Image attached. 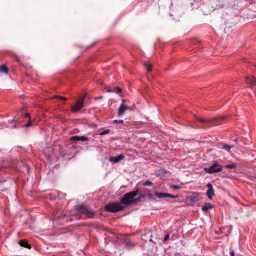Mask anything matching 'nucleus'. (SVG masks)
<instances>
[{
    "label": "nucleus",
    "instance_id": "nucleus-1",
    "mask_svg": "<svg viewBox=\"0 0 256 256\" xmlns=\"http://www.w3.org/2000/svg\"><path fill=\"white\" fill-rule=\"evenodd\" d=\"M138 189H136L126 193L121 198L120 202L126 206L134 204V198L138 194Z\"/></svg>",
    "mask_w": 256,
    "mask_h": 256
},
{
    "label": "nucleus",
    "instance_id": "nucleus-2",
    "mask_svg": "<svg viewBox=\"0 0 256 256\" xmlns=\"http://www.w3.org/2000/svg\"><path fill=\"white\" fill-rule=\"evenodd\" d=\"M74 208L78 212L84 214L86 218H92L94 216V212L86 206L79 205L75 206Z\"/></svg>",
    "mask_w": 256,
    "mask_h": 256
},
{
    "label": "nucleus",
    "instance_id": "nucleus-3",
    "mask_svg": "<svg viewBox=\"0 0 256 256\" xmlns=\"http://www.w3.org/2000/svg\"><path fill=\"white\" fill-rule=\"evenodd\" d=\"M124 207L118 202H112L108 204L104 207V210L107 212L116 213L122 211Z\"/></svg>",
    "mask_w": 256,
    "mask_h": 256
},
{
    "label": "nucleus",
    "instance_id": "nucleus-4",
    "mask_svg": "<svg viewBox=\"0 0 256 256\" xmlns=\"http://www.w3.org/2000/svg\"><path fill=\"white\" fill-rule=\"evenodd\" d=\"M223 166L217 161H214L212 166L208 168H204V171L208 174H213L221 172Z\"/></svg>",
    "mask_w": 256,
    "mask_h": 256
},
{
    "label": "nucleus",
    "instance_id": "nucleus-5",
    "mask_svg": "<svg viewBox=\"0 0 256 256\" xmlns=\"http://www.w3.org/2000/svg\"><path fill=\"white\" fill-rule=\"evenodd\" d=\"M226 118V116H218L216 117L212 118H198V120L202 122L204 124H208L209 122H217L216 124H220L221 123L220 122V121H222Z\"/></svg>",
    "mask_w": 256,
    "mask_h": 256
},
{
    "label": "nucleus",
    "instance_id": "nucleus-6",
    "mask_svg": "<svg viewBox=\"0 0 256 256\" xmlns=\"http://www.w3.org/2000/svg\"><path fill=\"white\" fill-rule=\"evenodd\" d=\"M86 95V94H83L79 98L76 104L72 108V112H78L82 108Z\"/></svg>",
    "mask_w": 256,
    "mask_h": 256
},
{
    "label": "nucleus",
    "instance_id": "nucleus-7",
    "mask_svg": "<svg viewBox=\"0 0 256 256\" xmlns=\"http://www.w3.org/2000/svg\"><path fill=\"white\" fill-rule=\"evenodd\" d=\"M200 200L198 194L194 193L192 195L188 196L186 198V202L188 205H192Z\"/></svg>",
    "mask_w": 256,
    "mask_h": 256
},
{
    "label": "nucleus",
    "instance_id": "nucleus-8",
    "mask_svg": "<svg viewBox=\"0 0 256 256\" xmlns=\"http://www.w3.org/2000/svg\"><path fill=\"white\" fill-rule=\"evenodd\" d=\"M206 186L208 189L206 190V195L210 200H212L214 196V192L212 185L210 183H208L206 184Z\"/></svg>",
    "mask_w": 256,
    "mask_h": 256
},
{
    "label": "nucleus",
    "instance_id": "nucleus-9",
    "mask_svg": "<svg viewBox=\"0 0 256 256\" xmlns=\"http://www.w3.org/2000/svg\"><path fill=\"white\" fill-rule=\"evenodd\" d=\"M125 101H126L125 100H122V103L120 104V106L118 108V116H122L124 114V113L125 111L126 110L128 109V107L127 106H126L124 104Z\"/></svg>",
    "mask_w": 256,
    "mask_h": 256
},
{
    "label": "nucleus",
    "instance_id": "nucleus-10",
    "mask_svg": "<svg viewBox=\"0 0 256 256\" xmlns=\"http://www.w3.org/2000/svg\"><path fill=\"white\" fill-rule=\"evenodd\" d=\"M88 138L87 137H86L84 136H72L70 138V141H78V140H82V141H86L88 140Z\"/></svg>",
    "mask_w": 256,
    "mask_h": 256
},
{
    "label": "nucleus",
    "instance_id": "nucleus-11",
    "mask_svg": "<svg viewBox=\"0 0 256 256\" xmlns=\"http://www.w3.org/2000/svg\"><path fill=\"white\" fill-rule=\"evenodd\" d=\"M246 82L250 86L256 85V78L253 76H246Z\"/></svg>",
    "mask_w": 256,
    "mask_h": 256
},
{
    "label": "nucleus",
    "instance_id": "nucleus-12",
    "mask_svg": "<svg viewBox=\"0 0 256 256\" xmlns=\"http://www.w3.org/2000/svg\"><path fill=\"white\" fill-rule=\"evenodd\" d=\"M124 156L122 154H120L117 156L114 157H110V162H118L120 160H122L124 158Z\"/></svg>",
    "mask_w": 256,
    "mask_h": 256
},
{
    "label": "nucleus",
    "instance_id": "nucleus-13",
    "mask_svg": "<svg viewBox=\"0 0 256 256\" xmlns=\"http://www.w3.org/2000/svg\"><path fill=\"white\" fill-rule=\"evenodd\" d=\"M18 244L24 248H28V249H30L31 248V246L28 244L27 242V241L25 240H20L18 242Z\"/></svg>",
    "mask_w": 256,
    "mask_h": 256
},
{
    "label": "nucleus",
    "instance_id": "nucleus-14",
    "mask_svg": "<svg viewBox=\"0 0 256 256\" xmlns=\"http://www.w3.org/2000/svg\"><path fill=\"white\" fill-rule=\"evenodd\" d=\"M214 208V206L210 203H205L202 207V210L203 212H207L208 210H210Z\"/></svg>",
    "mask_w": 256,
    "mask_h": 256
},
{
    "label": "nucleus",
    "instance_id": "nucleus-15",
    "mask_svg": "<svg viewBox=\"0 0 256 256\" xmlns=\"http://www.w3.org/2000/svg\"><path fill=\"white\" fill-rule=\"evenodd\" d=\"M222 148L228 152H229L230 151V150L231 148L234 147V146H232V145L230 146V145H228L226 144H222Z\"/></svg>",
    "mask_w": 256,
    "mask_h": 256
},
{
    "label": "nucleus",
    "instance_id": "nucleus-16",
    "mask_svg": "<svg viewBox=\"0 0 256 256\" xmlns=\"http://www.w3.org/2000/svg\"><path fill=\"white\" fill-rule=\"evenodd\" d=\"M0 72L2 73L7 74L8 72V68L6 65L0 66Z\"/></svg>",
    "mask_w": 256,
    "mask_h": 256
},
{
    "label": "nucleus",
    "instance_id": "nucleus-17",
    "mask_svg": "<svg viewBox=\"0 0 256 256\" xmlns=\"http://www.w3.org/2000/svg\"><path fill=\"white\" fill-rule=\"evenodd\" d=\"M144 68L147 70L148 72H151L152 70V66L149 62H144Z\"/></svg>",
    "mask_w": 256,
    "mask_h": 256
},
{
    "label": "nucleus",
    "instance_id": "nucleus-18",
    "mask_svg": "<svg viewBox=\"0 0 256 256\" xmlns=\"http://www.w3.org/2000/svg\"><path fill=\"white\" fill-rule=\"evenodd\" d=\"M166 193L161 192H156L155 193V196L158 198H166Z\"/></svg>",
    "mask_w": 256,
    "mask_h": 256
},
{
    "label": "nucleus",
    "instance_id": "nucleus-19",
    "mask_svg": "<svg viewBox=\"0 0 256 256\" xmlns=\"http://www.w3.org/2000/svg\"><path fill=\"white\" fill-rule=\"evenodd\" d=\"M20 120H18V118H16V117H14V120H12L10 123L11 124L15 123L16 124L14 126H12V127L13 128H18V126H16V124L19 125L20 124Z\"/></svg>",
    "mask_w": 256,
    "mask_h": 256
},
{
    "label": "nucleus",
    "instance_id": "nucleus-20",
    "mask_svg": "<svg viewBox=\"0 0 256 256\" xmlns=\"http://www.w3.org/2000/svg\"><path fill=\"white\" fill-rule=\"evenodd\" d=\"M122 90L121 88H120L119 87H116V88H114L112 90H110L108 92H114L116 94H120L122 92Z\"/></svg>",
    "mask_w": 256,
    "mask_h": 256
},
{
    "label": "nucleus",
    "instance_id": "nucleus-21",
    "mask_svg": "<svg viewBox=\"0 0 256 256\" xmlns=\"http://www.w3.org/2000/svg\"><path fill=\"white\" fill-rule=\"evenodd\" d=\"M236 163H232V164H226V165L224 166V167L226 168L234 169V168H236Z\"/></svg>",
    "mask_w": 256,
    "mask_h": 256
},
{
    "label": "nucleus",
    "instance_id": "nucleus-22",
    "mask_svg": "<svg viewBox=\"0 0 256 256\" xmlns=\"http://www.w3.org/2000/svg\"><path fill=\"white\" fill-rule=\"evenodd\" d=\"M126 246L130 248H132L136 246V244H134L132 242L128 240L126 242Z\"/></svg>",
    "mask_w": 256,
    "mask_h": 256
},
{
    "label": "nucleus",
    "instance_id": "nucleus-23",
    "mask_svg": "<svg viewBox=\"0 0 256 256\" xmlns=\"http://www.w3.org/2000/svg\"><path fill=\"white\" fill-rule=\"evenodd\" d=\"M145 194L148 198H151L152 196V194L150 192V190L148 189L144 190Z\"/></svg>",
    "mask_w": 256,
    "mask_h": 256
},
{
    "label": "nucleus",
    "instance_id": "nucleus-24",
    "mask_svg": "<svg viewBox=\"0 0 256 256\" xmlns=\"http://www.w3.org/2000/svg\"><path fill=\"white\" fill-rule=\"evenodd\" d=\"M152 184V182L149 180H147L146 182H144L142 184L144 186H151Z\"/></svg>",
    "mask_w": 256,
    "mask_h": 256
},
{
    "label": "nucleus",
    "instance_id": "nucleus-25",
    "mask_svg": "<svg viewBox=\"0 0 256 256\" xmlns=\"http://www.w3.org/2000/svg\"><path fill=\"white\" fill-rule=\"evenodd\" d=\"M110 130L109 129H106V130H105L101 132L100 133V134L101 136H102V135L108 134L110 133Z\"/></svg>",
    "mask_w": 256,
    "mask_h": 256
},
{
    "label": "nucleus",
    "instance_id": "nucleus-26",
    "mask_svg": "<svg viewBox=\"0 0 256 256\" xmlns=\"http://www.w3.org/2000/svg\"><path fill=\"white\" fill-rule=\"evenodd\" d=\"M166 198H178V196L172 195V194L166 193Z\"/></svg>",
    "mask_w": 256,
    "mask_h": 256
},
{
    "label": "nucleus",
    "instance_id": "nucleus-27",
    "mask_svg": "<svg viewBox=\"0 0 256 256\" xmlns=\"http://www.w3.org/2000/svg\"><path fill=\"white\" fill-rule=\"evenodd\" d=\"M32 122L31 120L30 119L28 120V122L27 124H26L24 126H22L28 128H29L30 126H32Z\"/></svg>",
    "mask_w": 256,
    "mask_h": 256
},
{
    "label": "nucleus",
    "instance_id": "nucleus-28",
    "mask_svg": "<svg viewBox=\"0 0 256 256\" xmlns=\"http://www.w3.org/2000/svg\"><path fill=\"white\" fill-rule=\"evenodd\" d=\"M114 124H123L124 120H114L113 121Z\"/></svg>",
    "mask_w": 256,
    "mask_h": 256
},
{
    "label": "nucleus",
    "instance_id": "nucleus-29",
    "mask_svg": "<svg viewBox=\"0 0 256 256\" xmlns=\"http://www.w3.org/2000/svg\"><path fill=\"white\" fill-rule=\"evenodd\" d=\"M54 98H59L61 100H66L67 99L66 97H64V96H56Z\"/></svg>",
    "mask_w": 256,
    "mask_h": 256
},
{
    "label": "nucleus",
    "instance_id": "nucleus-30",
    "mask_svg": "<svg viewBox=\"0 0 256 256\" xmlns=\"http://www.w3.org/2000/svg\"><path fill=\"white\" fill-rule=\"evenodd\" d=\"M170 188L174 190H178V189L180 188V186L176 185V184H173L170 186Z\"/></svg>",
    "mask_w": 256,
    "mask_h": 256
},
{
    "label": "nucleus",
    "instance_id": "nucleus-31",
    "mask_svg": "<svg viewBox=\"0 0 256 256\" xmlns=\"http://www.w3.org/2000/svg\"><path fill=\"white\" fill-rule=\"evenodd\" d=\"M141 200V198H140V197L138 196V198H134V204H136V203H138V202H140Z\"/></svg>",
    "mask_w": 256,
    "mask_h": 256
},
{
    "label": "nucleus",
    "instance_id": "nucleus-32",
    "mask_svg": "<svg viewBox=\"0 0 256 256\" xmlns=\"http://www.w3.org/2000/svg\"><path fill=\"white\" fill-rule=\"evenodd\" d=\"M24 118H28L30 120V114L29 113H26L23 116Z\"/></svg>",
    "mask_w": 256,
    "mask_h": 256
},
{
    "label": "nucleus",
    "instance_id": "nucleus-33",
    "mask_svg": "<svg viewBox=\"0 0 256 256\" xmlns=\"http://www.w3.org/2000/svg\"><path fill=\"white\" fill-rule=\"evenodd\" d=\"M169 236H170L169 234H166L164 238V241H166V240H168V238H169Z\"/></svg>",
    "mask_w": 256,
    "mask_h": 256
},
{
    "label": "nucleus",
    "instance_id": "nucleus-34",
    "mask_svg": "<svg viewBox=\"0 0 256 256\" xmlns=\"http://www.w3.org/2000/svg\"><path fill=\"white\" fill-rule=\"evenodd\" d=\"M139 196L140 197V198L141 199H142V198H144L146 196V194H139Z\"/></svg>",
    "mask_w": 256,
    "mask_h": 256
},
{
    "label": "nucleus",
    "instance_id": "nucleus-35",
    "mask_svg": "<svg viewBox=\"0 0 256 256\" xmlns=\"http://www.w3.org/2000/svg\"><path fill=\"white\" fill-rule=\"evenodd\" d=\"M230 256H235L234 251L230 252Z\"/></svg>",
    "mask_w": 256,
    "mask_h": 256
},
{
    "label": "nucleus",
    "instance_id": "nucleus-36",
    "mask_svg": "<svg viewBox=\"0 0 256 256\" xmlns=\"http://www.w3.org/2000/svg\"><path fill=\"white\" fill-rule=\"evenodd\" d=\"M15 59L16 60V61L19 62V59L17 56H15Z\"/></svg>",
    "mask_w": 256,
    "mask_h": 256
},
{
    "label": "nucleus",
    "instance_id": "nucleus-37",
    "mask_svg": "<svg viewBox=\"0 0 256 256\" xmlns=\"http://www.w3.org/2000/svg\"><path fill=\"white\" fill-rule=\"evenodd\" d=\"M76 218H83L81 216H78Z\"/></svg>",
    "mask_w": 256,
    "mask_h": 256
},
{
    "label": "nucleus",
    "instance_id": "nucleus-38",
    "mask_svg": "<svg viewBox=\"0 0 256 256\" xmlns=\"http://www.w3.org/2000/svg\"><path fill=\"white\" fill-rule=\"evenodd\" d=\"M1 170V168H0V170Z\"/></svg>",
    "mask_w": 256,
    "mask_h": 256
}]
</instances>
